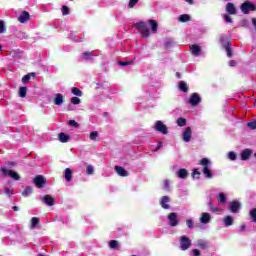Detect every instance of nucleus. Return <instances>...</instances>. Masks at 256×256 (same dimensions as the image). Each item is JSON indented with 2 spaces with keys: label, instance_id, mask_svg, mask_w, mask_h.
I'll return each mask as SVG.
<instances>
[{
  "label": "nucleus",
  "instance_id": "nucleus-34",
  "mask_svg": "<svg viewBox=\"0 0 256 256\" xmlns=\"http://www.w3.org/2000/svg\"><path fill=\"white\" fill-rule=\"evenodd\" d=\"M19 97L24 99V97H27V87H20L19 88Z\"/></svg>",
  "mask_w": 256,
  "mask_h": 256
},
{
  "label": "nucleus",
  "instance_id": "nucleus-11",
  "mask_svg": "<svg viewBox=\"0 0 256 256\" xmlns=\"http://www.w3.org/2000/svg\"><path fill=\"white\" fill-rule=\"evenodd\" d=\"M31 20V15L27 11H22L18 17L19 23H27V21Z\"/></svg>",
  "mask_w": 256,
  "mask_h": 256
},
{
  "label": "nucleus",
  "instance_id": "nucleus-42",
  "mask_svg": "<svg viewBox=\"0 0 256 256\" xmlns=\"http://www.w3.org/2000/svg\"><path fill=\"white\" fill-rule=\"evenodd\" d=\"M139 3V0H130L128 3V9H133V7H135V5H137Z\"/></svg>",
  "mask_w": 256,
  "mask_h": 256
},
{
  "label": "nucleus",
  "instance_id": "nucleus-35",
  "mask_svg": "<svg viewBox=\"0 0 256 256\" xmlns=\"http://www.w3.org/2000/svg\"><path fill=\"white\" fill-rule=\"evenodd\" d=\"M82 57L85 61H89V59L93 57V52H89V51L83 52Z\"/></svg>",
  "mask_w": 256,
  "mask_h": 256
},
{
  "label": "nucleus",
  "instance_id": "nucleus-53",
  "mask_svg": "<svg viewBox=\"0 0 256 256\" xmlns=\"http://www.w3.org/2000/svg\"><path fill=\"white\" fill-rule=\"evenodd\" d=\"M17 37H19V39H27V34L24 32H18Z\"/></svg>",
  "mask_w": 256,
  "mask_h": 256
},
{
  "label": "nucleus",
  "instance_id": "nucleus-7",
  "mask_svg": "<svg viewBox=\"0 0 256 256\" xmlns=\"http://www.w3.org/2000/svg\"><path fill=\"white\" fill-rule=\"evenodd\" d=\"M154 129L155 131L162 133V135H167V133H169L167 125H165L161 120L155 122Z\"/></svg>",
  "mask_w": 256,
  "mask_h": 256
},
{
  "label": "nucleus",
  "instance_id": "nucleus-25",
  "mask_svg": "<svg viewBox=\"0 0 256 256\" xmlns=\"http://www.w3.org/2000/svg\"><path fill=\"white\" fill-rule=\"evenodd\" d=\"M148 23L151 26L152 33H157V29H159V23L156 20H149Z\"/></svg>",
  "mask_w": 256,
  "mask_h": 256
},
{
  "label": "nucleus",
  "instance_id": "nucleus-18",
  "mask_svg": "<svg viewBox=\"0 0 256 256\" xmlns=\"http://www.w3.org/2000/svg\"><path fill=\"white\" fill-rule=\"evenodd\" d=\"M171 201V198L169 196H163L160 200V205L162 209H171V206L167 203Z\"/></svg>",
  "mask_w": 256,
  "mask_h": 256
},
{
  "label": "nucleus",
  "instance_id": "nucleus-64",
  "mask_svg": "<svg viewBox=\"0 0 256 256\" xmlns=\"http://www.w3.org/2000/svg\"><path fill=\"white\" fill-rule=\"evenodd\" d=\"M12 211H19V207L13 206V207H12Z\"/></svg>",
  "mask_w": 256,
  "mask_h": 256
},
{
  "label": "nucleus",
  "instance_id": "nucleus-51",
  "mask_svg": "<svg viewBox=\"0 0 256 256\" xmlns=\"http://www.w3.org/2000/svg\"><path fill=\"white\" fill-rule=\"evenodd\" d=\"M29 81H31V76L29 74L24 75L22 78V82L29 83Z\"/></svg>",
  "mask_w": 256,
  "mask_h": 256
},
{
  "label": "nucleus",
  "instance_id": "nucleus-59",
  "mask_svg": "<svg viewBox=\"0 0 256 256\" xmlns=\"http://www.w3.org/2000/svg\"><path fill=\"white\" fill-rule=\"evenodd\" d=\"M164 188L169 189V180L164 181Z\"/></svg>",
  "mask_w": 256,
  "mask_h": 256
},
{
  "label": "nucleus",
  "instance_id": "nucleus-57",
  "mask_svg": "<svg viewBox=\"0 0 256 256\" xmlns=\"http://www.w3.org/2000/svg\"><path fill=\"white\" fill-rule=\"evenodd\" d=\"M229 66H230V67H237V61H235V60H230Z\"/></svg>",
  "mask_w": 256,
  "mask_h": 256
},
{
  "label": "nucleus",
  "instance_id": "nucleus-56",
  "mask_svg": "<svg viewBox=\"0 0 256 256\" xmlns=\"http://www.w3.org/2000/svg\"><path fill=\"white\" fill-rule=\"evenodd\" d=\"M195 175H198V177H199V175H201V172H199V169H194L193 170V172H192V177L195 179Z\"/></svg>",
  "mask_w": 256,
  "mask_h": 256
},
{
  "label": "nucleus",
  "instance_id": "nucleus-20",
  "mask_svg": "<svg viewBox=\"0 0 256 256\" xmlns=\"http://www.w3.org/2000/svg\"><path fill=\"white\" fill-rule=\"evenodd\" d=\"M64 177L68 183H71V181H73V170H71V168H66L64 170Z\"/></svg>",
  "mask_w": 256,
  "mask_h": 256
},
{
  "label": "nucleus",
  "instance_id": "nucleus-43",
  "mask_svg": "<svg viewBox=\"0 0 256 256\" xmlns=\"http://www.w3.org/2000/svg\"><path fill=\"white\" fill-rule=\"evenodd\" d=\"M228 159H230V161H235L237 159V154L233 151L229 152Z\"/></svg>",
  "mask_w": 256,
  "mask_h": 256
},
{
  "label": "nucleus",
  "instance_id": "nucleus-16",
  "mask_svg": "<svg viewBox=\"0 0 256 256\" xmlns=\"http://www.w3.org/2000/svg\"><path fill=\"white\" fill-rule=\"evenodd\" d=\"M114 170L120 177H129V172L125 170V168H123L122 166H115Z\"/></svg>",
  "mask_w": 256,
  "mask_h": 256
},
{
  "label": "nucleus",
  "instance_id": "nucleus-62",
  "mask_svg": "<svg viewBox=\"0 0 256 256\" xmlns=\"http://www.w3.org/2000/svg\"><path fill=\"white\" fill-rule=\"evenodd\" d=\"M31 77H33L34 79L37 77V74L35 72L29 73L28 74Z\"/></svg>",
  "mask_w": 256,
  "mask_h": 256
},
{
  "label": "nucleus",
  "instance_id": "nucleus-36",
  "mask_svg": "<svg viewBox=\"0 0 256 256\" xmlns=\"http://www.w3.org/2000/svg\"><path fill=\"white\" fill-rule=\"evenodd\" d=\"M218 203H227V196L225 195V193L219 194Z\"/></svg>",
  "mask_w": 256,
  "mask_h": 256
},
{
  "label": "nucleus",
  "instance_id": "nucleus-49",
  "mask_svg": "<svg viewBox=\"0 0 256 256\" xmlns=\"http://www.w3.org/2000/svg\"><path fill=\"white\" fill-rule=\"evenodd\" d=\"M227 57H233V50L231 49V46H227L226 48Z\"/></svg>",
  "mask_w": 256,
  "mask_h": 256
},
{
  "label": "nucleus",
  "instance_id": "nucleus-19",
  "mask_svg": "<svg viewBox=\"0 0 256 256\" xmlns=\"http://www.w3.org/2000/svg\"><path fill=\"white\" fill-rule=\"evenodd\" d=\"M200 223L207 225V223H211V214L204 212L200 217Z\"/></svg>",
  "mask_w": 256,
  "mask_h": 256
},
{
  "label": "nucleus",
  "instance_id": "nucleus-50",
  "mask_svg": "<svg viewBox=\"0 0 256 256\" xmlns=\"http://www.w3.org/2000/svg\"><path fill=\"white\" fill-rule=\"evenodd\" d=\"M247 127H249V129L255 130L256 129V120L249 122L247 124Z\"/></svg>",
  "mask_w": 256,
  "mask_h": 256
},
{
  "label": "nucleus",
  "instance_id": "nucleus-54",
  "mask_svg": "<svg viewBox=\"0 0 256 256\" xmlns=\"http://www.w3.org/2000/svg\"><path fill=\"white\" fill-rule=\"evenodd\" d=\"M224 19L227 23H233V18L227 14L224 15Z\"/></svg>",
  "mask_w": 256,
  "mask_h": 256
},
{
  "label": "nucleus",
  "instance_id": "nucleus-13",
  "mask_svg": "<svg viewBox=\"0 0 256 256\" xmlns=\"http://www.w3.org/2000/svg\"><path fill=\"white\" fill-rule=\"evenodd\" d=\"M192 133L193 131L191 130V127L185 128L184 132L182 133L185 143H189V141H191Z\"/></svg>",
  "mask_w": 256,
  "mask_h": 256
},
{
  "label": "nucleus",
  "instance_id": "nucleus-48",
  "mask_svg": "<svg viewBox=\"0 0 256 256\" xmlns=\"http://www.w3.org/2000/svg\"><path fill=\"white\" fill-rule=\"evenodd\" d=\"M61 11H62V15H69V7L68 6H62V9H61Z\"/></svg>",
  "mask_w": 256,
  "mask_h": 256
},
{
  "label": "nucleus",
  "instance_id": "nucleus-17",
  "mask_svg": "<svg viewBox=\"0 0 256 256\" xmlns=\"http://www.w3.org/2000/svg\"><path fill=\"white\" fill-rule=\"evenodd\" d=\"M190 50L194 57H199L201 55V46L198 44L191 45Z\"/></svg>",
  "mask_w": 256,
  "mask_h": 256
},
{
  "label": "nucleus",
  "instance_id": "nucleus-38",
  "mask_svg": "<svg viewBox=\"0 0 256 256\" xmlns=\"http://www.w3.org/2000/svg\"><path fill=\"white\" fill-rule=\"evenodd\" d=\"M186 225L188 229H193L195 227V221L191 218L186 220Z\"/></svg>",
  "mask_w": 256,
  "mask_h": 256
},
{
  "label": "nucleus",
  "instance_id": "nucleus-26",
  "mask_svg": "<svg viewBox=\"0 0 256 256\" xmlns=\"http://www.w3.org/2000/svg\"><path fill=\"white\" fill-rule=\"evenodd\" d=\"M178 87H179V90L182 91V93L189 92V86H187V82L185 81H180Z\"/></svg>",
  "mask_w": 256,
  "mask_h": 256
},
{
  "label": "nucleus",
  "instance_id": "nucleus-29",
  "mask_svg": "<svg viewBox=\"0 0 256 256\" xmlns=\"http://www.w3.org/2000/svg\"><path fill=\"white\" fill-rule=\"evenodd\" d=\"M39 223H41V220L38 217H32L30 229H35V227H37V225H39Z\"/></svg>",
  "mask_w": 256,
  "mask_h": 256
},
{
  "label": "nucleus",
  "instance_id": "nucleus-1",
  "mask_svg": "<svg viewBox=\"0 0 256 256\" xmlns=\"http://www.w3.org/2000/svg\"><path fill=\"white\" fill-rule=\"evenodd\" d=\"M134 27L141 33V37L143 39H148V37L151 35L149 32V26H147V23L140 21L136 24H134Z\"/></svg>",
  "mask_w": 256,
  "mask_h": 256
},
{
  "label": "nucleus",
  "instance_id": "nucleus-23",
  "mask_svg": "<svg viewBox=\"0 0 256 256\" xmlns=\"http://www.w3.org/2000/svg\"><path fill=\"white\" fill-rule=\"evenodd\" d=\"M189 175V172L185 168H181L177 172V176L179 179H185Z\"/></svg>",
  "mask_w": 256,
  "mask_h": 256
},
{
  "label": "nucleus",
  "instance_id": "nucleus-52",
  "mask_svg": "<svg viewBox=\"0 0 256 256\" xmlns=\"http://www.w3.org/2000/svg\"><path fill=\"white\" fill-rule=\"evenodd\" d=\"M87 175H93V166L88 165L86 169Z\"/></svg>",
  "mask_w": 256,
  "mask_h": 256
},
{
  "label": "nucleus",
  "instance_id": "nucleus-22",
  "mask_svg": "<svg viewBox=\"0 0 256 256\" xmlns=\"http://www.w3.org/2000/svg\"><path fill=\"white\" fill-rule=\"evenodd\" d=\"M63 103H65V98H63V94H56L54 98V105H63Z\"/></svg>",
  "mask_w": 256,
  "mask_h": 256
},
{
  "label": "nucleus",
  "instance_id": "nucleus-41",
  "mask_svg": "<svg viewBox=\"0 0 256 256\" xmlns=\"http://www.w3.org/2000/svg\"><path fill=\"white\" fill-rule=\"evenodd\" d=\"M0 33H7V28L5 27V22L0 20Z\"/></svg>",
  "mask_w": 256,
  "mask_h": 256
},
{
  "label": "nucleus",
  "instance_id": "nucleus-15",
  "mask_svg": "<svg viewBox=\"0 0 256 256\" xmlns=\"http://www.w3.org/2000/svg\"><path fill=\"white\" fill-rule=\"evenodd\" d=\"M226 13H228V15H237V8L235 7V4L228 2L226 4Z\"/></svg>",
  "mask_w": 256,
  "mask_h": 256
},
{
  "label": "nucleus",
  "instance_id": "nucleus-60",
  "mask_svg": "<svg viewBox=\"0 0 256 256\" xmlns=\"http://www.w3.org/2000/svg\"><path fill=\"white\" fill-rule=\"evenodd\" d=\"M171 45H173V41L168 40V41L165 42V46H166V47H169V46H171Z\"/></svg>",
  "mask_w": 256,
  "mask_h": 256
},
{
  "label": "nucleus",
  "instance_id": "nucleus-6",
  "mask_svg": "<svg viewBox=\"0 0 256 256\" xmlns=\"http://www.w3.org/2000/svg\"><path fill=\"white\" fill-rule=\"evenodd\" d=\"M191 248V239L186 235L180 237V249L181 251H187Z\"/></svg>",
  "mask_w": 256,
  "mask_h": 256
},
{
  "label": "nucleus",
  "instance_id": "nucleus-47",
  "mask_svg": "<svg viewBox=\"0 0 256 256\" xmlns=\"http://www.w3.org/2000/svg\"><path fill=\"white\" fill-rule=\"evenodd\" d=\"M68 125H69L70 127L76 128V129L79 127V124H78L77 121H75V120H70V121L68 122Z\"/></svg>",
  "mask_w": 256,
  "mask_h": 256
},
{
  "label": "nucleus",
  "instance_id": "nucleus-27",
  "mask_svg": "<svg viewBox=\"0 0 256 256\" xmlns=\"http://www.w3.org/2000/svg\"><path fill=\"white\" fill-rule=\"evenodd\" d=\"M223 223L226 227H231L233 225V217L230 215H227L223 219Z\"/></svg>",
  "mask_w": 256,
  "mask_h": 256
},
{
  "label": "nucleus",
  "instance_id": "nucleus-5",
  "mask_svg": "<svg viewBox=\"0 0 256 256\" xmlns=\"http://www.w3.org/2000/svg\"><path fill=\"white\" fill-rule=\"evenodd\" d=\"M240 9L242 13H244V15H249L250 11H256V6L255 4L249 1H246L240 5Z\"/></svg>",
  "mask_w": 256,
  "mask_h": 256
},
{
  "label": "nucleus",
  "instance_id": "nucleus-4",
  "mask_svg": "<svg viewBox=\"0 0 256 256\" xmlns=\"http://www.w3.org/2000/svg\"><path fill=\"white\" fill-rule=\"evenodd\" d=\"M33 183L37 189H43L47 186V179L42 175H37L33 179Z\"/></svg>",
  "mask_w": 256,
  "mask_h": 256
},
{
  "label": "nucleus",
  "instance_id": "nucleus-10",
  "mask_svg": "<svg viewBox=\"0 0 256 256\" xmlns=\"http://www.w3.org/2000/svg\"><path fill=\"white\" fill-rule=\"evenodd\" d=\"M168 221H170V227H177L179 225V220L177 219V213L171 212L168 215Z\"/></svg>",
  "mask_w": 256,
  "mask_h": 256
},
{
  "label": "nucleus",
  "instance_id": "nucleus-44",
  "mask_svg": "<svg viewBox=\"0 0 256 256\" xmlns=\"http://www.w3.org/2000/svg\"><path fill=\"white\" fill-rule=\"evenodd\" d=\"M71 103L72 105H79L81 103V99L79 97H72Z\"/></svg>",
  "mask_w": 256,
  "mask_h": 256
},
{
  "label": "nucleus",
  "instance_id": "nucleus-9",
  "mask_svg": "<svg viewBox=\"0 0 256 256\" xmlns=\"http://www.w3.org/2000/svg\"><path fill=\"white\" fill-rule=\"evenodd\" d=\"M231 213H239V210L241 209V202L235 200L230 203V206L228 207Z\"/></svg>",
  "mask_w": 256,
  "mask_h": 256
},
{
  "label": "nucleus",
  "instance_id": "nucleus-24",
  "mask_svg": "<svg viewBox=\"0 0 256 256\" xmlns=\"http://www.w3.org/2000/svg\"><path fill=\"white\" fill-rule=\"evenodd\" d=\"M220 43L222 44V46L224 48L230 47L231 43L229 42V40L227 39L226 35H221L220 36Z\"/></svg>",
  "mask_w": 256,
  "mask_h": 256
},
{
  "label": "nucleus",
  "instance_id": "nucleus-3",
  "mask_svg": "<svg viewBox=\"0 0 256 256\" xmlns=\"http://www.w3.org/2000/svg\"><path fill=\"white\" fill-rule=\"evenodd\" d=\"M0 171L5 177H11V179H14V181H19V179H21V176H19L17 172L8 170L6 167H1Z\"/></svg>",
  "mask_w": 256,
  "mask_h": 256
},
{
  "label": "nucleus",
  "instance_id": "nucleus-8",
  "mask_svg": "<svg viewBox=\"0 0 256 256\" xmlns=\"http://www.w3.org/2000/svg\"><path fill=\"white\" fill-rule=\"evenodd\" d=\"M188 103H190V105H192V107H197V105H199V103H201V96H199L198 93H192Z\"/></svg>",
  "mask_w": 256,
  "mask_h": 256
},
{
  "label": "nucleus",
  "instance_id": "nucleus-55",
  "mask_svg": "<svg viewBox=\"0 0 256 256\" xmlns=\"http://www.w3.org/2000/svg\"><path fill=\"white\" fill-rule=\"evenodd\" d=\"M3 193H5V195H9V196L13 195V191L9 188H5Z\"/></svg>",
  "mask_w": 256,
  "mask_h": 256
},
{
  "label": "nucleus",
  "instance_id": "nucleus-31",
  "mask_svg": "<svg viewBox=\"0 0 256 256\" xmlns=\"http://www.w3.org/2000/svg\"><path fill=\"white\" fill-rule=\"evenodd\" d=\"M179 21L181 23H187V22L191 21V16H189V14H182L179 17Z\"/></svg>",
  "mask_w": 256,
  "mask_h": 256
},
{
  "label": "nucleus",
  "instance_id": "nucleus-40",
  "mask_svg": "<svg viewBox=\"0 0 256 256\" xmlns=\"http://www.w3.org/2000/svg\"><path fill=\"white\" fill-rule=\"evenodd\" d=\"M249 215L254 223H256V208L251 209Z\"/></svg>",
  "mask_w": 256,
  "mask_h": 256
},
{
  "label": "nucleus",
  "instance_id": "nucleus-21",
  "mask_svg": "<svg viewBox=\"0 0 256 256\" xmlns=\"http://www.w3.org/2000/svg\"><path fill=\"white\" fill-rule=\"evenodd\" d=\"M58 139L60 143H69V139H71V136L65 134V132H60L58 134Z\"/></svg>",
  "mask_w": 256,
  "mask_h": 256
},
{
  "label": "nucleus",
  "instance_id": "nucleus-32",
  "mask_svg": "<svg viewBox=\"0 0 256 256\" xmlns=\"http://www.w3.org/2000/svg\"><path fill=\"white\" fill-rule=\"evenodd\" d=\"M71 93L73 95H76V97H83V91H81L79 88L77 87H73L71 90Z\"/></svg>",
  "mask_w": 256,
  "mask_h": 256
},
{
  "label": "nucleus",
  "instance_id": "nucleus-28",
  "mask_svg": "<svg viewBox=\"0 0 256 256\" xmlns=\"http://www.w3.org/2000/svg\"><path fill=\"white\" fill-rule=\"evenodd\" d=\"M196 247H199L200 249H209V243L205 242L204 240H198Z\"/></svg>",
  "mask_w": 256,
  "mask_h": 256
},
{
  "label": "nucleus",
  "instance_id": "nucleus-45",
  "mask_svg": "<svg viewBox=\"0 0 256 256\" xmlns=\"http://www.w3.org/2000/svg\"><path fill=\"white\" fill-rule=\"evenodd\" d=\"M209 207H210V210L212 211V213H219V208L215 207L213 205V202H209Z\"/></svg>",
  "mask_w": 256,
  "mask_h": 256
},
{
  "label": "nucleus",
  "instance_id": "nucleus-12",
  "mask_svg": "<svg viewBox=\"0 0 256 256\" xmlns=\"http://www.w3.org/2000/svg\"><path fill=\"white\" fill-rule=\"evenodd\" d=\"M251 155H253V151L251 149H244L240 154L241 161H248V159H251Z\"/></svg>",
  "mask_w": 256,
  "mask_h": 256
},
{
  "label": "nucleus",
  "instance_id": "nucleus-46",
  "mask_svg": "<svg viewBox=\"0 0 256 256\" xmlns=\"http://www.w3.org/2000/svg\"><path fill=\"white\" fill-rule=\"evenodd\" d=\"M121 67H127V65H133V61H120L118 62Z\"/></svg>",
  "mask_w": 256,
  "mask_h": 256
},
{
  "label": "nucleus",
  "instance_id": "nucleus-14",
  "mask_svg": "<svg viewBox=\"0 0 256 256\" xmlns=\"http://www.w3.org/2000/svg\"><path fill=\"white\" fill-rule=\"evenodd\" d=\"M42 202L45 205H48V207H53V205H55V198H53V196L47 194L43 197Z\"/></svg>",
  "mask_w": 256,
  "mask_h": 256
},
{
  "label": "nucleus",
  "instance_id": "nucleus-37",
  "mask_svg": "<svg viewBox=\"0 0 256 256\" xmlns=\"http://www.w3.org/2000/svg\"><path fill=\"white\" fill-rule=\"evenodd\" d=\"M110 249H117L119 247V241L117 240H111L109 242Z\"/></svg>",
  "mask_w": 256,
  "mask_h": 256
},
{
  "label": "nucleus",
  "instance_id": "nucleus-61",
  "mask_svg": "<svg viewBox=\"0 0 256 256\" xmlns=\"http://www.w3.org/2000/svg\"><path fill=\"white\" fill-rule=\"evenodd\" d=\"M245 229H247V226H245V224H242L241 226H240V231H245Z\"/></svg>",
  "mask_w": 256,
  "mask_h": 256
},
{
  "label": "nucleus",
  "instance_id": "nucleus-58",
  "mask_svg": "<svg viewBox=\"0 0 256 256\" xmlns=\"http://www.w3.org/2000/svg\"><path fill=\"white\" fill-rule=\"evenodd\" d=\"M161 147H163V142H158V144H157V147H156V149L154 150L155 152L156 151H159V149H161Z\"/></svg>",
  "mask_w": 256,
  "mask_h": 256
},
{
  "label": "nucleus",
  "instance_id": "nucleus-63",
  "mask_svg": "<svg viewBox=\"0 0 256 256\" xmlns=\"http://www.w3.org/2000/svg\"><path fill=\"white\" fill-rule=\"evenodd\" d=\"M186 3H188L189 5H193L195 2L193 0H185Z\"/></svg>",
  "mask_w": 256,
  "mask_h": 256
},
{
  "label": "nucleus",
  "instance_id": "nucleus-30",
  "mask_svg": "<svg viewBox=\"0 0 256 256\" xmlns=\"http://www.w3.org/2000/svg\"><path fill=\"white\" fill-rule=\"evenodd\" d=\"M33 193V187L31 186H27L23 192H22V196L23 197H29V195H31Z\"/></svg>",
  "mask_w": 256,
  "mask_h": 256
},
{
  "label": "nucleus",
  "instance_id": "nucleus-2",
  "mask_svg": "<svg viewBox=\"0 0 256 256\" xmlns=\"http://www.w3.org/2000/svg\"><path fill=\"white\" fill-rule=\"evenodd\" d=\"M209 159L207 158H202L200 160L199 165H202L203 168V173L204 175H206L207 179H213V173L211 172V170L209 169Z\"/></svg>",
  "mask_w": 256,
  "mask_h": 256
},
{
  "label": "nucleus",
  "instance_id": "nucleus-39",
  "mask_svg": "<svg viewBox=\"0 0 256 256\" xmlns=\"http://www.w3.org/2000/svg\"><path fill=\"white\" fill-rule=\"evenodd\" d=\"M97 137H99V132L97 131H93L89 134V139H91V141H97Z\"/></svg>",
  "mask_w": 256,
  "mask_h": 256
},
{
  "label": "nucleus",
  "instance_id": "nucleus-33",
  "mask_svg": "<svg viewBox=\"0 0 256 256\" xmlns=\"http://www.w3.org/2000/svg\"><path fill=\"white\" fill-rule=\"evenodd\" d=\"M176 123L178 127H185V125H187V120L183 117H180L176 120Z\"/></svg>",
  "mask_w": 256,
  "mask_h": 256
}]
</instances>
